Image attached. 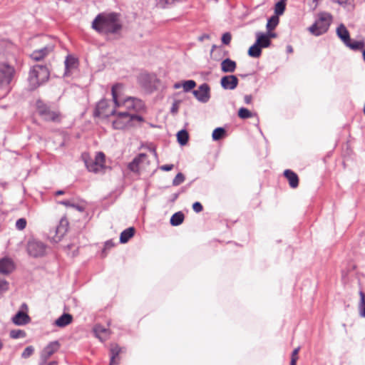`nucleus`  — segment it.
<instances>
[{
	"mask_svg": "<svg viewBox=\"0 0 365 365\" xmlns=\"http://www.w3.org/2000/svg\"><path fill=\"white\" fill-rule=\"evenodd\" d=\"M91 27L101 34H117L122 29L120 15L115 12L101 13L93 21Z\"/></svg>",
	"mask_w": 365,
	"mask_h": 365,
	"instance_id": "f257e3e1",
	"label": "nucleus"
},
{
	"mask_svg": "<svg viewBox=\"0 0 365 365\" xmlns=\"http://www.w3.org/2000/svg\"><path fill=\"white\" fill-rule=\"evenodd\" d=\"M122 90L123 85L120 83H116L112 87L111 92L113 100L116 108H121L120 110L130 112L135 114V112L143 108V103L139 99L129 97L126 99L122 100Z\"/></svg>",
	"mask_w": 365,
	"mask_h": 365,
	"instance_id": "f03ea898",
	"label": "nucleus"
},
{
	"mask_svg": "<svg viewBox=\"0 0 365 365\" xmlns=\"http://www.w3.org/2000/svg\"><path fill=\"white\" fill-rule=\"evenodd\" d=\"M110 115H116V119L113 121V127L115 129H124L128 126H133L135 122L140 123L143 120L142 116L124 110L116 111L113 109Z\"/></svg>",
	"mask_w": 365,
	"mask_h": 365,
	"instance_id": "7ed1b4c3",
	"label": "nucleus"
},
{
	"mask_svg": "<svg viewBox=\"0 0 365 365\" xmlns=\"http://www.w3.org/2000/svg\"><path fill=\"white\" fill-rule=\"evenodd\" d=\"M50 76L48 68L43 65H35L30 71L29 83L31 89L34 90L48 81Z\"/></svg>",
	"mask_w": 365,
	"mask_h": 365,
	"instance_id": "20e7f679",
	"label": "nucleus"
},
{
	"mask_svg": "<svg viewBox=\"0 0 365 365\" xmlns=\"http://www.w3.org/2000/svg\"><path fill=\"white\" fill-rule=\"evenodd\" d=\"M331 15L327 12H321L318 14V19L315 23L309 27V31L316 36H320L325 34L331 24Z\"/></svg>",
	"mask_w": 365,
	"mask_h": 365,
	"instance_id": "39448f33",
	"label": "nucleus"
},
{
	"mask_svg": "<svg viewBox=\"0 0 365 365\" xmlns=\"http://www.w3.org/2000/svg\"><path fill=\"white\" fill-rule=\"evenodd\" d=\"M37 112L41 118L46 121L59 123L61 120V113L56 109H52L41 101L36 102Z\"/></svg>",
	"mask_w": 365,
	"mask_h": 365,
	"instance_id": "423d86ee",
	"label": "nucleus"
},
{
	"mask_svg": "<svg viewBox=\"0 0 365 365\" xmlns=\"http://www.w3.org/2000/svg\"><path fill=\"white\" fill-rule=\"evenodd\" d=\"M85 164L90 172L98 173L103 171L105 164V155L102 152L96 154L94 160H85Z\"/></svg>",
	"mask_w": 365,
	"mask_h": 365,
	"instance_id": "0eeeda50",
	"label": "nucleus"
},
{
	"mask_svg": "<svg viewBox=\"0 0 365 365\" xmlns=\"http://www.w3.org/2000/svg\"><path fill=\"white\" fill-rule=\"evenodd\" d=\"M14 74V68L8 63H0V87L4 88L11 83Z\"/></svg>",
	"mask_w": 365,
	"mask_h": 365,
	"instance_id": "6e6552de",
	"label": "nucleus"
},
{
	"mask_svg": "<svg viewBox=\"0 0 365 365\" xmlns=\"http://www.w3.org/2000/svg\"><path fill=\"white\" fill-rule=\"evenodd\" d=\"M46 245L39 241H30L28 243L27 250L31 256L38 257L43 256L46 252Z\"/></svg>",
	"mask_w": 365,
	"mask_h": 365,
	"instance_id": "1a4fd4ad",
	"label": "nucleus"
},
{
	"mask_svg": "<svg viewBox=\"0 0 365 365\" xmlns=\"http://www.w3.org/2000/svg\"><path fill=\"white\" fill-rule=\"evenodd\" d=\"M68 227V222L66 217H62L55 230H50L49 235L55 241H58L66 234Z\"/></svg>",
	"mask_w": 365,
	"mask_h": 365,
	"instance_id": "9d476101",
	"label": "nucleus"
},
{
	"mask_svg": "<svg viewBox=\"0 0 365 365\" xmlns=\"http://www.w3.org/2000/svg\"><path fill=\"white\" fill-rule=\"evenodd\" d=\"M60 348V344L58 341L50 342L41 351L40 365H44L46 361Z\"/></svg>",
	"mask_w": 365,
	"mask_h": 365,
	"instance_id": "9b49d317",
	"label": "nucleus"
},
{
	"mask_svg": "<svg viewBox=\"0 0 365 365\" xmlns=\"http://www.w3.org/2000/svg\"><path fill=\"white\" fill-rule=\"evenodd\" d=\"M192 93L200 102L207 103L210 98V88L208 84L203 83L197 90H194Z\"/></svg>",
	"mask_w": 365,
	"mask_h": 365,
	"instance_id": "f8f14e48",
	"label": "nucleus"
},
{
	"mask_svg": "<svg viewBox=\"0 0 365 365\" xmlns=\"http://www.w3.org/2000/svg\"><path fill=\"white\" fill-rule=\"evenodd\" d=\"M148 159V156L145 153H140L130 162L128 168L133 173H138L140 169L143 167V164Z\"/></svg>",
	"mask_w": 365,
	"mask_h": 365,
	"instance_id": "ddd939ff",
	"label": "nucleus"
},
{
	"mask_svg": "<svg viewBox=\"0 0 365 365\" xmlns=\"http://www.w3.org/2000/svg\"><path fill=\"white\" fill-rule=\"evenodd\" d=\"M220 84L225 90H234L238 85V79L234 75L225 76L221 78Z\"/></svg>",
	"mask_w": 365,
	"mask_h": 365,
	"instance_id": "4468645a",
	"label": "nucleus"
},
{
	"mask_svg": "<svg viewBox=\"0 0 365 365\" xmlns=\"http://www.w3.org/2000/svg\"><path fill=\"white\" fill-rule=\"evenodd\" d=\"M53 50V46L52 45H48L43 48L33 51L30 56L33 60L38 61L43 59L48 53L52 52Z\"/></svg>",
	"mask_w": 365,
	"mask_h": 365,
	"instance_id": "2eb2a0df",
	"label": "nucleus"
},
{
	"mask_svg": "<svg viewBox=\"0 0 365 365\" xmlns=\"http://www.w3.org/2000/svg\"><path fill=\"white\" fill-rule=\"evenodd\" d=\"M93 332L95 336L101 341L107 340L110 334L109 329L99 324H97L94 327Z\"/></svg>",
	"mask_w": 365,
	"mask_h": 365,
	"instance_id": "dca6fc26",
	"label": "nucleus"
},
{
	"mask_svg": "<svg viewBox=\"0 0 365 365\" xmlns=\"http://www.w3.org/2000/svg\"><path fill=\"white\" fill-rule=\"evenodd\" d=\"M14 269L13 261L9 258H3L0 259V273L7 274Z\"/></svg>",
	"mask_w": 365,
	"mask_h": 365,
	"instance_id": "f3484780",
	"label": "nucleus"
},
{
	"mask_svg": "<svg viewBox=\"0 0 365 365\" xmlns=\"http://www.w3.org/2000/svg\"><path fill=\"white\" fill-rule=\"evenodd\" d=\"M12 322L18 326L25 325L30 322V317L26 313L19 311L12 317Z\"/></svg>",
	"mask_w": 365,
	"mask_h": 365,
	"instance_id": "a211bd4d",
	"label": "nucleus"
},
{
	"mask_svg": "<svg viewBox=\"0 0 365 365\" xmlns=\"http://www.w3.org/2000/svg\"><path fill=\"white\" fill-rule=\"evenodd\" d=\"M221 70L224 73H232L235 71L237 63L230 58H226L221 62Z\"/></svg>",
	"mask_w": 365,
	"mask_h": 365,
	"instance_id": "6ab92c4d",
	"label": "nucleus"
},
{
	"mask_svg": "<svg viewBox=\"0 0 365 365\" xmlns=\"http://www.w3.org/2000/svg\"><path fill=\"white\" fill-rule=\"evenodd\" d=\"M73 321V316L68 313L63 314L56 321L54 324L58 327H65Z\"/></svg>",
	"mask_w": 365,
	"mask_h": 365,
	"instance_id": "aec40b11",
	"label": "nucleus"
},
{
	"mask_svg": "<svg viewBox=\"0 0 365 365\" xmlns=\"http://www.w3.org/2000/svg\"><path fill=\"white\" fill-rule=\"evenodd\" d=\"M256 43L261 47V48H267L270 46L271 41L269 38V36L267 34L261 32H257L256 33Z\"/></svg>",
	"mask_w": 365,
	"mask_h": 365,
	"instance_id": "412c9836",
	"label": "nucleus"
},
{
	"mask_svg": "<svg viewBox=\"0 0 365 365\" xmlns=\"http://www.w3.org/2000/svg\"><path fill=\"white\" fill-rule=\"evenodd\" d=\"M108 106V102L106 100H102L96 106L95 115L100 117H108L110 115V113L106 111V108Z\"/></svg>",
	"mask_w": 365,
	"mask_h": 365,
	"instance_id": "4be33fe9",
	"label": "nucleus"
},
{
	"mask_svg": "<svg viewBox=\"0 0 365 365\" xmlns=\"http://www.w3.org/2000/svg\"><path fill=\"white\" fill-rule=\"evenodd\" d=\"M284 176L289 180L291 187L296 188L299 185V178L297 175L290 170H286L284 173Z\"/></svg>",
	"mask_w": 365,
	"mask_h": 365,
	"instance_id": "5701e85b",
	"label": "nucleus"
},
{
	"mask_svg": "<svg viewBox=\"0 0 365 365\" xmlns=\"http://www.w3.org/2000/svg\"><path fill=\"white\" fill-rule=\"evenodd\" d=\"M337 36L344 43H347L350 40L349 32L344 24H340L336 29Z\"/></svg>",
	"mask_w": 365,
	"mask_h": 365,
	"instance_id": "b1692460",
	"label": "nucleus"
},
{
	"mask_svg": "<svg viewBox=\"0 0 365 365\" xmlns=\"http://www.w3.org/2000/svg\"><path fill=\"white\" fill-rule=\"evenodd\" d=\"M110 365L118 364L119 362V354L120 352V348L116 345L113 344L110 347Z\"/></svg>",
	"mask_w": 365,
	"mask_h": 365,
	"instance_id": "393cba45",
	"label": "nucleus"
},
{
	"mask_svg": "<svg viewBox=\"0 0 365 365\" xmlns=\"http://www.w3.org/2000/svg\"><path fill=\"white\" fill-rule=\"evenodd\" d=\"M135 229L133 227H129L123 230L120 237V241L121 243L127 242L134 235Z\"/></svg>",
	"mask_w": 365,
	"mask_h": 365,
	"instance_id": "a878e982",
	"label": "nucleus"
},
{
	"mask_svg": "<svg viewBox=\"0 0 365 365\" xmlns=\"http://www.w3.org/2000/svg\"><path fill=\"white\" fill-rule=\"evenodd\" d=\"M77 66V60L76 58L68 56L65 60L66 74L75 68Z\"/></svg>",
	"mask_w": 365,
	"mask_h": 365,
	"instance_id": "bb28decb",
	"label": "nucleus"
},
{
	"mask_svg": "<svg viewBox=\"0 0 365 365\" xmlns=\"http://www.w3.org/2000/svg\"><path fill=\"white\" fill-rule=\"evenodd\" d=\"M184 218V214L182 212H178L171 217L170 224L173 226H178L182 223Z\"/></svg>",
	"mask_w": 365,
	"mask_h": 365,
	"instance_id": "cd10ccee",
	"label": "nucleus"
},
{
	"mask_svg": "<svg viewBox=\"0 0 365 365\" xmlns=\"http://www.w3.org/2000/svg\"><path fill=\"white\" fill-rule=\"evenodd\" d=\"M360 300L358 304V309L360 317L365 318V293L363 291L359 292Z\"/></svg>",
	"mask_w": 365,
	"mask_h": 365,
	"instance_id": "c85d7f7f",
	"label": "nucleus"
},
{
	"mask_svg": "<svg viewBox=\"0 0 365 365\" xmlns=\"http://www.w3.org/2000/svg\"><path fill=\"white\" fill-rule=\"evenodd\" d=\"M262 53L261 47L255 42L248 50V55L251 57L258 58Z\"/></svg>",
	"mask_w": 365,
	"mask_h": 365,
	"instance_id": "c756f323",
	"label": "nucleus"
},
{
	"mask_svg": "<svg viewBox=\"0 0 365 365\" xmlns=\"http://www.w3.org/2000/svg\"><path fill=\"white\" fill-rule=\"evenodd\" d=\"M177 138L178 143L181 145H184L187 143L188 140V133L185 130H180L177 134Z\"/></svg>",
	"mask_w": 365,
	"mask_h": 365,
	"instance_id": "7c9ffc66",
	"label": "nucleus"
},
{
	"mask_svg": "<svg viewBox=\"0 0 365 365\" xmlns=\"http://www.w3.org/2000/svg\"><path fill=\"white\" fill-rule=\"evenodd\" d=\"M225 133H226V131H225V128H221V127L217 128L212 132V139L214 140H219L222 139V138H224V136L225 135Z\"/></svg>",
	"mask_w": 365,
	"mask_h": 365,
	"instance_id": "2f4dec72",
	"label": "nucleus"
},
{
	"mask_svg": "<svg viewBox=\"0 0 365 365\" xmlns=\"http://www.w3.org/2000/svg\"><path fill=\"white\" fill-rule=\"evenodd\" d=\"M347 47L350 48L352 50H359L363 48L365 46L364 41H353L351 42V39L348 41L347 43L345 44Z\"/></svg>",
	"mask_w": 365,
	"mask_h": 365,
	"instance_id": "473e14b6",
	"label": "nucleus"
},
{
	"mask_svg": "<svg viewBox=\"0 0 365 365\" xmlns=\"http://www.w3.org/2000/svg\"><path fill=\"white\" fill-rule=\"evenodd\" d=\"M286 7V0H279L274 7V12L277 15L283 14Z\"/></svg>",
	"mask_w": 365,
	"mask_h": 365,
	"instance_id": "72a5a7b5",
	"label": "nucleus"
},
{
	"mask_svg": "<svg viewBox=\"0 0 365 365\" xmlns=\"http://www.w3.org/2000/svg\"><path fill=\"white\" fill-rule=\"evenodd\" d=\"M59 204L61 205H65L66 207H73L77 210H78L79 212H83L85 208L83 206H81V205H76V204H74L73 202H71V201L69 200H63V201H60L58 202Z\"/></svg>",
	"mask_w": 365,
	"mask_h": 365,
	"instance_id": "f704fd0d",
	"label": "nucleus"
},
{
	"mask_svg": "<svg viewBox=\"0 0 365 365\" xmlns=\"http://www.w3.org/2000/svg\"><path fill=\"white\" fill-rule=\"evenodd\" d=\"M182 1V0H158V5L160 8L165 9Z\"/></svg>",
	"mask_w": 365,
	"mask_h": 365,
	"instance_id": "c9c22d12",
	"label": "nucleus"
},
{
	"mask_svg": "<svg viewBox=\"0 0 365 365\" xmlns=\"http://www.w3.org/2000/svg\"><path fill=\"white\" fill-rule=\"evenodd\" d=\"M196 86V83L193 80L182 81V88L185 92H189Z\"/></svg>",
	"mask_w": 365,
	"mask_h": 365,
	"instance_id": "e433bc0d",
	"label": "nucleus"
},
{
	"mask_svg": "<svg viewBox=\"0 0 365 365\" xmlns=\"http://www.w3.org/2000/svg\"><path fill=\"white\" fill-rule=\"evenodd\" d=\"M238 116L242 119H247L252 117V113L245 108H241L238 111Z\"/></svg>",
	"mask_w": 365,
	"mask_h": 365,
	"instance_id": "4c0bfd02",
	"label": "nucleus"
},
{
	"mask_svg": "<svg viewBox=\"0 0 365 365\" xmlns=\"http://www.w3.org/2000/svg\"><path fill=\"white\" fill-rule=\"evenodd\" d=\"M10 336L12 339L24 338L26 336V333L21 329H14L10 331Z\"/></svg>",
	"mask_w": 365,
	"mask_h": 365,
	"instance_id": "58836bf2",
	"label": "nucleus"
},
{
	"mask_svg": "<svg viewBox=\"0 0 365 365\" xmlns=\"http://www.w3.org/2000/svg\"><path fill=\"white\" fill-rule=\"evenodd\" d=\"M278 18L277 16L271 17L267 24V29L269 31L273 30L278 24Z\"/></svg>",
	"mask_w": 365,
	"mask_h": 365,
	"instance_id": "ea45409f",
	"label": "nucleus"
},
{
	"mask_svg": "<svg viewBox=\"0 0 365 365\" xmlns=\"http://www.w3.org/2000/svg\"><path fill=\"white\" fill-rule=\"evenodd\" d=\"M185 180V176L182 173H179L176 175L175 178L173 180V185L178 186L182 183Z\"/></svg>",
	"mask_w": 365,
	"mask_h": 365,
	"instance_id": "a19ab883",
	"label": "nucleus"
},
{
	"mask_svg": "<svg viewBox=\"0 0 365 365\" xmlns=\"http://www.w3.org/2000/svg\"><path fill=\"white\" fill-rule=\"evenodd\" d=\"M299 349H300V347H297L293 350V351L292 353V356H291L290 365H296L297 364V361L298 359V353L299 351Z\"/></svg>",
	"mask_w": 365,
	"mask_h": 365,
	"instance_id": "79ce46f5",
	"label": "nucleus"
},
{
	"mask_svg": "<svg viewBox=\"0 0 365 365\" xmlns=\"http://www.w3.org/2000/svg\"><path fill=\"white\" fill-rule=\"evenodd\" d=\"M34 351V349L33 346H27L23 351L22 354H21V356L24 359H26L28 357H29L30 356H31L33 354Z\"/></svg>",
	"mask_w": 365,
	"mask_h": 365,
	"instance_id": "37998d69",
	"label": "nucleus"
},
{
	"mask_svg": "<svg viewBox=\"0 0 365 365\" xmlns=\"http://www.w3.org/2000/svg\"><path fill=\"white\" fill-rule=\"evenodd\" d=\"M26 221L24 218L19 219L16 222V227L18 230H22L26 227Z\"/></svg>",
	"mask_w": 365,
	"mask_h": 365,
	"instance_id": "c03bdc74",
	"label": "nucleus"
},
{
	"mask_svg": "<svg viewBox=\"0 0 365 365\" xmlns=\"http://www.w3.org/2000/svg\"><path fill=\"white\" fill-rule=\"evenodd\" d=\"M231 34L230 33H225L222 36V41L223 43L228 45L231 41Z\"/></svg>",
	"mask_w": 365,
	"mask_h": 365,
	"instance_id": "a18cd8bd",
	"label": "nucleus"
},
{
	"mask_svg": "<svg viewBox=\"0 0 365 365\" xmlns=\"http://www.w3.org/2000/svg\"><path fill=\"white\" fill-rule=\"evenodd\" d=\"M192 209L196 212H200L203 210V207L199 202H195L192 205Z\"/></svg>",
	"mask_w": 365,
	"mask_h": 365,
	"instance_id": "49530a36",
	"label": "nucleus"
},
{
	"mask_svg": "<svg viewBox=\"0 0 365 365\" xmlns=\"http://www.w3.org/2000/svg\"><path fill=\"white\" fill-rule=\"evenodd\" d=\"M8 289V283L6 281L0 279V292Z\"/></svg>",
	"mask_w": 365,
	"mask_h": 365,
	"instance_id": "de8ad7c7",
	"label": "nucleus"
},
{
	"mask_svg": "<svg viewBox=\"0 0 365 365\" xmlns=\"http://www.w3.org/2000/svg\"><path fill=\"white\" fill-rule=\"evenodd\" d=\"M113 246H114V244L112 242V241L108 240V241L106 242L105 245H104V249L103 250V253H105L106 250L110 249V248L113 247Z\"/></svg>",
	"mask_w": 365,
	"mask_h": 365,
	"instance_id": "09e8293b",
	"label": "nucleus"
},
{
	"mask_svg": "<svg viewBox=\"0 0 365 365\" xmlns=\"http://www.w3.org/2000/svg\"><path fill=\"white\" fill-rule=\"evenodd\" d=\"M160 168V170H164V171H170L173 168V164L163 165Z\"/></svg>",
	"mask_w": 365,
	"mask_h": 365,
	"instance_id": "8fccbe9b",
	"label": "nucleus"
},
{
	"mask_svg": "<svg viewBox=\"0 0 365 365\" xmlns=\"http://www.w3.org/2000/svg\"><path fill=\"white\" fill-rule=\"evenodd\" d=\"M178 102L175 101V102H174V103L172 106L171 113H176L178 112Z\"/></svg>",
	"mask_w": 365,
	"mask_h": 365,
	"instance_id": "3c124183",
	"label": "nucleus"
},
{
	"mask_svg": "<svg viewBox=\"0 0 365 365\" xmlns=\"http://www.w3.org/2000/svg\"><path fill=\"white\" fill-rule=\"evenodd\" d=\"M244 101L246 104H250L252 103V96L251 95H246L244 97Z\"/></svg>",
	"mask_w": 365,
	"mask_h": 365,
	"instance_id": "603ef678",
	"label": "nucleus"
},
{
	"mask_svg": "<svg viewBox=\"0 0 365 365\" xmlns=\"http://www.w3.org/2000/svg\"><path fill=\"white\" fill-rule=\"evenodd\" d=\"M334 2H336L337 4L340 5L346 4H348L350 0H332Z\"/></svg>",
	"mask_w": 365,
	"mask_h": 365,
	"instance_id": "864d4df0",
	"label": "nucleus"
},
{
	"mask_svg": "<svg viewBox=\"0 0 365 365\" xmlns=\"http://www.w3.org/2000/svg\"><path fill=\"white\" fill-rule=\"evenodd\" d=\"M210 38L209 35L207 34H203L198 37V40L200 41H203L205 39H208Z\"/></svg>",
	"mask_w": 365,
	"mask_h": 365,
	"instance_id": "5fc2aeb1",
	"label": "nucleus"
},
{
	"mask_svg": "<svg viewBox=\"0 0 365 365\" xmlns=\"http://www.w3.org/2000/svg\"><path fill=\"white\" fill-rule=\"evenodd\" d=\"M173 88L175 89H179L180 88H182V82H177L173 85Z\"/></svg>",
	"mask_w": 365,
	"mask_h": 365,
	"instance_id": "6e6d98bb",
	"label": "nucleus"
},
{
	"mask_svg": "<svg viewBox=\"0 0 365 365\" xmlns=\"http://www.w3.org/2000/svg\"><path fill=\"white\" fill-rule=\"evenodd\" d=\"M178 195L179 194L178 193H174L173 195H172V198L170 200L171 202H175L178 197Z\"/></svg>",
	"mask_w": 365,
	"mask_h": 365,
	"instance_id": "4d7b16f0",
	"label": "nucleus"
},
{
	"mask_svg": "<svg viewBox=\"0 0 365 365\" xmlns=\"http://www.w3.org/2000/svg\"><path fill=\"white\" fill-rule=\"evenodd\" d=\"M267 34L269 36V39L270 38H274L276 36V34L274 33H272L269 31Z\"/></svg>",
	"mask_w": 365,
	"mask_h": 365,
	"instance_id": "13d9d810",
	"label": "nucleus"
},
{
	"mask_svg": "<svg viewBox=\"0 0 365 365\" xmlns=\"http://www.w3.org/2000/svg\"><path fill=\"white\" fill-rule=\"evenodd\" d=\"M64 192L63 190H58L56 192V195H63Z\"/></svg>",
	"mask_w": 365,
	"mask_h": 365,
	"instance_id": "bf43d9fd",
	"label": "nucleus"
},
{
	"mask_svg": "<svg viewBox=\"0 0 365 365\" xmlns=\"http://www.w3.org/2000/svg\"><path fill=\"white\" fill-rule=\"evenodd\" d=\"M287 51H288L289 52H292V46H287Z\"/></svg>",
	"mask_w": 365,
	"mask_h": 365,
	"instance_id": "052dcab7",
	"label": "nucleus"
},
{
	"mask_svg": "<svg viewBox=\"0 0 365 365\" xmlns=\"http://www.w3.org/2000/svg\"><path fill=\"white\" fill-rule=\"evenodd\" d=\"M47 365H57V363L56 361H51L48 363Z\"/></svg>",
	"mask_w": 365,
	"mask_h": 365,
	"instance_id": "680f3d73",
	"label": "nucleus"
},
{
	"mask_svg": "<svg viewBox=\"0 0 365 365\" xmlns=\"http://www.w3.org/2000/svg\"><path fill=\"white\" fill-rule=\"evenodd\" d=\"M362 55H363V59L365 61V50L363 51Z\"/></svg>",
	"mask_w": 365,
	"mask_h": 365,
	"instance_id": "e2e57ef3",
	"label": "nucleus"
},
{
	"mask_svg": "<svg viewBox=\"0 0 365 365\" xmlns=\"http://www.w3.org/2000/svg\"><path fill=\"white\" fill-rule=\"evenodd\" d=\"M3 347V343L1 341V340L0 339V350L2 349Z\"/></svg>",
	"mask_w": 365,
	"mask_h": 365,
	"instance_id": "0e129e2a",
	"label": "nucleus"
},
{
	"mask_svg": "<svg viewBox=\"0 0 365 365\" xmlns=\"http://www.w3.org/2000/svg\"><path fill=\"white\" fill-rule=\"evenodd\" d=\"M241 76L244 78V77L247 76V75H241Z\"/></svg>",
	"mask_w": 365,
	"mask_h": 365,
	"instance_id": "69168bd1",
	"label": "nucleus"
}]
</instances>
